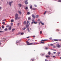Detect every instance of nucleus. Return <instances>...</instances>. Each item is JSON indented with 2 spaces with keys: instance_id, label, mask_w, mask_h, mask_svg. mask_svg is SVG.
<instances>
[{
  "instance_id": "obj_51",
  "label": "nucleus",
  "mask_w": 61,
  "mask_h": 61,
  "mask_svg": "<svg viewBox=\"0 0 61 61\" xmlns=\"http://www.w3.org/2000/svg\"><path fill=\"white\" fill-rule=\"evenodd\" d=\"M18 42V41H17L16 42V43L17 44V43Z\"/></svg>"
},
{
  "instance_id": "obj_43",
  "label": "nucleus",
  "mask_w": 61,
  "mask_h": 61,
  "mask_svg": "<svg viewBox=\"0 0 61 61\" xmlns=\"http://www.w3.org/2000/svg\"><path fill=\"white\" fill-rule=\"evenodd\" d=\"M52 38H49V39H50V40H51V39H52Z\"/></svg>"
},
{
  "instance_id": "obj_18",
  "label": "nucleus",
  "mask_w": 61,
  "mask_h": 61,
  "mask_svg": "<svg viewBox=\"0 0 61 61\" xmlns=\"http://www.w3.org/2000/svg\"><path fill=\"white\" fill-rule=\"evenodd\" d=\"M28 20H31V17H28Z\"/></svg>"
},
{
  "instance_id": "obj_61",
  "label": "nucleus",
  "mask_w": 61,
  "mask_h": 61,
  "mask_svg": "<svg viewBox=\"0 0 61 61\" xmlns=\"http://www.w3.org/2000/svg\"><path fill=\"white\" fill-rule=\"evenodd\" d=\"M31 29H31V28H30V30H31Z\"/></svg>"
},
{
  "instance_id": "obj_9",
  "label": "nucleus",
  "mask_w": 61,
  "mask_h": 61,
  "mask_svg": "<svg viewBox=\"0 0 61 61\" xmlns=\"http://www.w3.org/2000/svg\"><path fill=\"white\" fill-rule=\"evenodd\" d=\"M8 29L9 30H11V26L9 27V28H8Z\"/></svg>"
},
{
  "instance_id": "obj_35",
  "label": "nucleus",
  "mask_w": 61,
  "mask_h": 61,
  "mask_svg": "<svg viewBox=\"0 0 61 61\" xmlns=\"http://www.w3.org/2000/svg\"><path fill=\"white\" fill-rule=\"evenodd\" d=\"M6 27H9V25H7L6 26Z\"/></svg>"
},
{
  "instance_id": "obj_63",
  "label": "nucleus",
  "mask_w": 61,
  "mask_h": 61,
  "mask_svg": "<svg viewBox=\"0 0 61 61\" xmlns=\"http://www.w3.org/2000/svg\"><path fill=\"white\" fill-rule=\"evenodd\" d=\"M1 8H2V7H0V9H1Z\"/></svg>"
},
{
  "instance_id": "obj_59",
  "label": "nucleus",
  "mask_w": 61,
  "mask_h": 61,
  "mask_svg": "<svg viewBox=\"0 0 61 61\" xmlns=\"http://www.w3.org/2000/svg\"><path fill=\"white\" fill-rule=\"evenodd\" d=\"M60 54V52H58V54Z\"/></svg>"
},
{
  "instance_id": "obj_22",
  "label": "nucleus",
  "mask_w": 61,
  "mask_h": 61,
  "mask_svg": "<svg viewBox=\"0 0 61 61\" xmlns=\"http://www.w3.org/2000/svg\"><path fill=\"white\" fill-rule=\"evenodd\" d=\"M2 28H3V29H4V28H5V27H4V26L3 25L2 26Z\"/></svg>"
},
{
  "instance_id": "obj_14",
  "label": "nucleus",
  "mask_w": 61,
  "mask_h": 61,
  "mask_svg": "<svg viewBox=\"0 0 61 61\" xmlns=\"http://www.w3.org/2000/svg\"><path fill=\"white\" fill-rule=\"evenodd\" d=\"M59 40L58 39H54V41H58Z\"/></svg>"
},
{
  "instance_id": "obj_47",
  "label": "nucleus",
  "mask_w": 61,
  "mask_h": 61,
  "mask_svg": "<svg viewBox=\"0 0 61 61\" xmlns=\"http://www.w3.org/2000/svg\"><path fill=\"white\" fill-rule=\"evenodd\" d=\"M47 11H45V13H47Z\"/></svg>"
},
{
  "instance_id": "obj_2",
  "label": "nucleus",
  "mask_w": 61,
  "mask_h": 61,
  "mask_svg": "<svg viewBox=\"0 0 61 61\" xmlns=\"http://www.w3.org/2000/svg\"><path fill=\"white\" fill-rule=\"evenodd\" d=\"M35 44L34 43H30L29 44H27V45H35Z\"/></svg>"
},
{
  "instance_id": "obj_50",
  "label": "nucleus",
  "mask_w": 61,
  "mask_h": 61,
  "mask_svg": "<svg viewBox=\"0 0 61 61\" xmlns=\"http://www.w3.org/2000/svg\"><path fill=\"white\" fill-rule=\"evenodd\" d=\"M46 40H43V41H46Z\"/></svg>"
},
{
  "instance_id": "obj_57",
  "label": "nucleus",
  "mask_w": 61,
  "mask_h": 61,
  "mask_svg": "<svg viewBox=\"0 0 61 61\" xmlns=\"http://www.w3.org/2000/svg\"><path fill=\"white\" fill-rule=\"evenodd\" d=\"M33 10H35V9L34 8H33L32 9Z\"/></svg>"
},
{
  "instance_id": "obj_52",
  "label": "nucleus",
  "mask_w": 61,
  "mask_h": 61,
  "mask_svg": "<svg viewBox=\"0 0 61 61\" xmlns=\"http://www.w3.org/2000/svg\"><path fill=\"white\" fill-rule=\"evenodd\" d=\"M5 21V19H4L2 20V21Z\"/></svg>"
},
{
  "instance_id": "obj_5",
  "label": "nucleus",
  "mask_w": 61,
  "mask_h": 61,
  "mask_svg": "<svg viewBox=\"0 0 61 61\" xmlns=\"http://www.w3.org/2000/svg\"><path fill=\"white\" fill-rule=\"evenodd\" d=\"M25 5H27L28 4V3L27 2V0H26L25 1Z\"/></svg>"
},
{
  "instance_id": "obj_37",
  "label": "nucleus",
  "mask_w": 61,
  "mask_h": 61,
  "mask_svg": "<svg viewBox=\"0 0 61 61\" xmlns=\"http://www.w3.org/2000/svg\"><path fill=\"white\" fill-rule=\"evenodd\" d=\"M19 25V23H18L17 24V25H18H18Z\"/></svg>"
},
{
  "instance_id": "obj_23",
  "label": "nucleus",
  "mask_w": 61,
  "mask_h": 61,
  "mask_svg": "<svg viewBox=\"0 0 61 61\" xmlns=\"http://www.w3.org/2000/svg\"><path fill=\"white\" fill-rule=\"evenodd\" d=\"M25 29H26V28L25 27L24 28L22 29L23 30H25Z\"/></svg>"
},
{
  "instance_id": "obj_8",
  "label": "nucleus",
  "mask_w": 61,
  "mask_h": 61,
  "mask_svg": "<svg viewBox=\"0 0 61 61\" xmlns=\"http://www.w3.org/2000/svg\"><path fill=\"white\" fill-rule=\"evenodd\" d=\"M18 12L20 14V15H21L22 14V12L20 11H18Z\"/></svg>"
},
{
  "instance_id": "obj_28",
  "label": "nucleus",
  "mask_w": 61,
  "mask_h": 61,
  "mask_svg": "<svg viewBox=\"0 0 61 61\" xmlns=\"http://www.w3.org/2000/svg\"><path fill=\"white\" fill-rule=\"evenodd\" d=\"M30 12H28L27 13V15H29V14H30Z\"/></svg>"
},
{
  "instance_id": "obj_4",
  "label": "nucleus",
  "mask_w": 61,
  "mask_h": 61,
  "mask_svg": "<svg viewBox=\"0 0 61 61\" xmlns=\"http://www.w3.org/2000/svg\"><path fill=\"white\" fill-rule=\"evenodd\" d=\"M56 45L57 47H58V48H59V47H60L61 46H60V45L58 44H57Z\"/></svg>"
},
{
  "instance_id": "obj_33",
  "label": "nucleus",
  "mask_w": 61,
  "mask_h": 61,
  "mask_svg": "<svg viewBox=\"0 0 61 61\" xmlns=\"http://www.w3.org/2000/svg\"><path fill=\"white\" fill-rule=\"evenodd\" d=\"M26 43L27 44H29V42L28 41H26Z\"/></svg>"
},
{
  "instance_id": "obj_31",
  "label": "nucleus",
  "mask_w": 61,
  "mask_h": 61,
  "mask_svg": "<svg viewBox=\"0 0 61 61\" xmlns=\"http://www.w3.org/2000/svg\"><path fill=\"white\" fill-rule=\"evenodd\" d=\"M44 43L43 42H41L40 43V44H44Z\"/></svg>"
},
{
  "instance_id": "obj_32",
  "label": "nucleus",
  "mask_w": 61,
  "mask_h": 61,
  "mask_svg": "<svg viewBox=\"0 0 61 61\" xmlns=\"http://www.w3.org/2000/svg\"><path fill=\"white\" fill-rule=\"evenodd\" d=\"M48 54L49 55H50L51 54V53H50V51H49L48 52Z\"/></svg>"
},
{
  "instance_id": "obj_38",
  "label": "nucleus",
  "mask_w": 61,
  "mask_h": 61,
  "mask_svg": "<svg viewBox=\"0 0 61 61\" xmlns=\"http://www.w3.org/2000/svg\"><path fill=\"white\" fill-rule=\"evenodd\" d=\"M42 21H40L39 23L40 24V23H41V24H42Z\"/></svg>"
},
{
  "instance_id": "obj_7",
  "label": "nucleus",
  "mask_w": 61,
  "mask_h": 61,
  "mask_svg": "<svg viewBox=\"0 0 61 61\" xmlns=\"http://www.w3.org/2000/svg\"><path fill=\"white\" fill-rule=\"evenodd\" d=\"M18 5L20 7H22V5H21V4H19Z\"/></svg>"
},
{
  "instance_id": "obj_42",
  "label": "nucleus",
  "mask_w": 61,
  "mask_h": 61,
  "mask_svg": "<svg viewBox=\"0 0 61 61\" xmlns=\"http://www.w3.org/2000/svg\"><path fill=\"white\" fill-rule=\"evenodd\" d=\"M51 46H53V44H51L50 45Z\"/></svg>"
},
{
  "instance_id": "obj_48",
  "label": "nucleus",
  "mask_w": 61,
  "mask_h": 61,
  "mask_svg": "<svg viewBox=\"0 0 61 61\" xmlns=\"http://www.w3.org/2000/svg\"><path fill=\"white\" fill-rule=\"evenodd\" d=\"M42 31H40V34H42Z\"/></svg>"
},
{
  "instance_id": "obj_3",
  "label": "nucleus",
  "mask_w": 61,
  "mask_h": 61,
  "mask_svg": "<svg viewBox=\"0 0 61 61\" xmlns=\"http://www.w3.org/2000/svg\"><path fill=\"white\" fill-rule=\"evenodd\" d=\"M13 1H11L10 2H9V5H10V6H11L12 5V4L13 3Z\"/></svg>"
},
{
  "instance_id": "obj_56",
  "label": "nucleus",
  "mask_w": 61,
  "mask_h": 61,
  "mask_svg": "<svg viewBox=\"0 0 61 61\" xmlns=\"http://www.w3.org/2000/svg\"><path fill=\"white\" fill-rule=\"evenodd\" d=\"M53 57L54 58H55V57H56V56H53Z\"/></svg>"
},
{
  "instance_id": "obj_24",
  "label": "nucleus",
  "mask_w": 61,
  "mask_h": 61,
  "mask_svg": "<svg viewBox=\"0 0 61 61\" xmlns=\"http://www.w3.org/2000/svg\"><path fill=\"white\" fill-rule=\"evenodd\" d=\"M27 30L28 31V32H30V30H29V28H27Z\"/></svg>"
},
{
  "instance_id": "obj_39",
  "label": "nucleus",
  "mask_w": 61,
  "mask_h": 61,
  "mask_svg": "<svg viewBox=\"0 0 61 61\" xmlns=\"http://www.w3.org/2000/svg\"><path fill=\"white\" fill-rule=\"evenodd\" d=\"M3 31H0V33H2V32H3Z\"/></svg>"
},
{
  "instance_id": "obj_64",
  "label": "nucleus",
  "mask_w": 61,
  "mask_h": 61,
  "mask_svg": "<svg viewBox=\"0 0 61 61\" xmlns=\"http://www.w3.org/2000/svg\"><path fill=\"white\" fill-rule=\"evenodd\" d=\"M11 25H13V23H11Z\"/></svg>"
},
{
  "instance_id": "obj_53",
  "label": "nucleus",
  "mask_w": 61,
  "mask_h": 61,
  "mask_svg": "<svg viewBox=\"0 0 61 61\" xmlns=\"http://www.w3.org/2000/svg\"><path fill=\"white\" fill-rule=\"evenodd\" d=\"M53 53L54 54H56V52H54Z\"/></svg>"
},
{
  "instance_id": "obj_19",
  "label": "nucleus",
  "mask_w": 61,
  "mask_h": 61,
  "mask_svg": "<svg viewBox=\"0 0 61 61\" xmlns=\"http://www.w3.org/2000/svg\"><path fill=\"white\" fill-rule=\"evenodd\" d=\"M38 17H39V15H37L36 16V18H38Z\"/></svg>"
},
{
  "instance_id": "obj_17",
  "label": "nucleus",
  "mask_w": 61,
  "mask_h": 61,
  "mask_svg": "<svg viewBox=\"0 0 61 61\" xmlns=\"http://www.w3.org/2000/svg\"><path fill=\"white\" fill-rule=\"evenodd\" d=\"M11 23H13L14 22V20H11Z\"/></svg>"
},
{
  "instance_id": "obj_29",
  "label": "nucleus",
  "mask_w": 61,
  "mask_h": 61,
  "mask_svg": "<svg viewBox=\"0 0 61 61\" xmlns=\"http://www.w3.org/2000/svg\"><path fill=\"white\" fill-rule=\"evenodd\" d=\"M57 2H61V0H58L57 1Z\"/></svg>"
},
{
  "instance_id": "obj_44",
  "label": "nucleus",
  "mask_w": 61,
  "mask_h": 61,
  "mask_svg": "<svg viewBox=\"0 0 61 61\" xmlns=\"http://www.w3.org/2000/svg\"><path fill=\"white\" fill-rule=\"evenodd\" d=\"M56 31H59V30H56Z\"/></svg>"
},
{
  "instance_id": "obj_34",
  "label": "nucleus",
  "mask_w": 61,
  "mask_h": 61,
  "mask_svg": "<svg viewBox=\"0 0 61 61\" xmlns=\"http://www.w3.org/2000/svg\"><path fill=\"white\" fill-rule=\"evenodd\" d=\"M29 23V21H27V24H28Z\"/></svg>"
},
{
  "instance_id": "obj_1",
  "label": "nucleus",
  "mask_w": 61,
  "mask_h": 61,
  "mask_svg": "<svg viewBox=\"0 0 61 61\" xmlns=\"http://www.w3.org/2000/svg\"><path fill=\"white\" fill-rule=\"evenodd\" d=\"M19 19V17H18V15L17 14H16L15 15V19L16 20Z\"/></svg>"
},
{
  "instance_id": "obj_6",
  "label": "nucleus",
  "mask_w": 61,
  "mask_h": 61,
  "mask_svg": "<svg viewBox=\"0 0 61 61\" xmlns=\"http://www.w3.org/2000/svg\"><path fill=\"white\" fill-rule=\"evenodd\" d=\"M32 16L33 18H35V15H34V14H32Z\"/></svg>"
},
{
  "instance_id": "obj_46",
  "label": "nucleus",
  "mask_w": 61,
  "mask_h": 61,
  "mask_svg": "<svg viewBox=\"0 0 61 61\" xmlns=\"http://www.w3.org/2000/svg\"><path fill=\"white\" fill-rule=\"evenodd\" d=\"M32 21H33V22H34V20H33V19H32Z\"/></svg>"
},
{
  "instance_id": "obj_27",
  "label": "nucleus",
  "mask_w": 61,
  "mask_h": 61,
  "mask_svg": "<svg viewBox=\"0 0 61 61\" xmlns=\"http://www.w3.org/2000/svg\"><path fill=\"white\" fill-rule=\"evenodd\" d=\"M33 23H34V21H33L32 22H31V25H33Z\"/></svg>"
},
{
  "instance_id": "obj_21",
  "label": "nucleus",
  "mask_w": 61,
  "mask_h": 61,
  "mask_svg": "<svg viewBox=\"0 0 61 61\" xmlns=\"http://www.w3.org/2000/svg\"><path fill=\"white\" fill-rule=\"evenodd\" d=\"M48 47H46L45 48V49H46V50H47V49H48Z\"/></svg>"
},
{
  "instance_id": "obj_11",
  "label": "nucleus",
  "mask_w": 61,
  "mask_h": 61,
  "mask_svg": "<svg viewBox=\"0 0 61 61\" xmlns=\"http://www.w3.org/2000/svg\"><path fill=\"white\" fill-rule=\"evenodd\" d=\"M30 9H32V5H30Z\"/></svg>"
},
{
  "instance_id": "obj_55",
  "label": "nucleus",
  "mask_w": 61,
  "mask_h": 61,
  "mask_svg": "<svg viewBox=\"0 0 61 61\" xmlns=\"http://www.w3.org/2000/svg\"><path fill=\"white\" fill-rule=\"evenodd\" d=\"M29 38V37H27V38Z\"/></svg>"
},
{
  "instance_id": "obj_41",
  "label": "nucleus",
  "mask_w": 61,
  "mask_h": 61,
  "mask_svg": "<svg viewBox=\"0 0 61 61\" xmlns=\"http://www.w3.org/2000/svg\"><path fill=\"white\" fill-rule=\"evenodd\" d=\"M34 6L35 7H36L37 6H36V5H34Z\"/></svg>"
},
{
  "instance_id": "obj_58",
  "label": "nucleus",
  "mask_w": 61,
  "mask_h": 61,
  "mask_svg": "<svg viewBox=\"0 0 61 61\" xmlns=\"http://www.w3.org/2000/svg\"><path fill=\"white\" fill-rule=\"evenodd\" d=\"M59 41H61V40H59Z\"/></svg>"
},
{
  "instance_id": "obj_40",
  "label": "nucleus",
  "mask_w": 61,
  "mask_h": 61,
  "mask_svg": "<svg viewBox=\"0 0 61 61\" xmlns=\"http://www.w3.org/2000/svg\"><path fill=\"white\" fill-rule=\"evenodd\" d=\"M53 47H54V48H55V47H56V46L55 45H53Z\"/></svg>"
},
{
  "instance_id": "obj_13",
  "label": "nucleus",
  "mask_w": 61,
  "mask_h": 61,
  "mask_svg": "<svg viewBox=\"0 0 61 61\" xmlns=\"http://www.w3.org/2000/svg\"><path fill=\"white\" fill-rule=\"evenodd\" d=\"M26 27L27 28H28V27H29V25H27L26 26Z\"/></svg>"
},
{
  "instance_id": "obj_62",
  "label": "nucleus",
  "mask_w": 61,
  "mask_h": 61,
  "mask_svg": "<svg viewBox=\"0 0 61 61\" xmlns=\"http://www.w3.org/2000/svg\"><path fill=\"white\" fill-rule=\"evenodd\" d=\"M39 25H40V23H39Z\"/></svg>"
},
{
  "instance_id": "obj_15",
  "label": "nucleus",
  "mask_w": 61,
  "mask_h": 61,
  "mask_svg": "<svg viewBox=\"0 0 61 61\" xmlns=\"http://www.w3.org/2000/svg\"><path fill=\"white\" fill-rule=\"evenodd\" d=\"M46 57L48 58V57H50V56H49L48 55H47L46 56Z\"/></svg>"
},
{
  "instance_id": "obj_25",
  "label": "nucleus",
  "mask_w": 61,
  "mask_h": 61,
  "mask_svg": "<svg viewBox=\"0 0 61 61\" xmlns=\"http://www.w3.org/2000/svg\"><path fill=\"white\" fill-rule=\"evenodd\" d=\"M25 9H26V10H27V9H28V7H26L25 8Z\"/></svg>"
},
{
  "instance_id": "obj_10",
  "label": "nucleus",
  "mask_w": 61,
  "mask_h": 61,
  "mask_svg": "<svg viewBox=\"0 0 61 61\" xmlns=\"http://www.w3.org/2000/svg\"><path fill=\"white\" fill-rule=\"evenodd\" d=\"M4 30L5 31H7L8 30V29L7 28H6L4 29Z\"/></svg>"
},
{
  "instance_id": "obj_16",
  "label": "nucleus",
  "mask_w": 61,
  "mask_h": 61,
  "mask_svg": "<svg viewBox=\"0 0 61 61\" xmlns=\"http://www.w3.org/2000/svg\"><path fill=\"white\" fill-rule=\"evenodd\" d=\"M15 29H13L12 30V32H14V31H15Z\"/></svg>"
},
{
  "instance_id": "obj_60",
  "label": "nucleus",
  "mask_w": 61,
  "mask_h": 61,
  "mask_svg": "<svg viewBox=\"0 0 61 61\" xmlns=\"http://www.w3.org/2000/svg\"><path fill=\"white\" fill-rule=\"evenodd\" d=\"M46 13H45V12H44V15H46Z\"/></svg>"
},
{
  "instance_id": "obj_12",
  "label": "nucleus",
  "mask_w": 61,
  "mask_h": 61,
  "mask_svg": "<svg viewBox=\"0 0 61 61\" xmlns=\"http://www.w3.org/2000/svg\"><path fill=\"white\" fill-rule=\"evenodd\" d=\"M41 56H44V54H43V53H42L41 54Z\"/></svg>"
},
{
  "instance_id": "obj_26",
  "label": "nucleus",
  "mask_w": 61,
  "mask_h": 61,
  "mask_svg": "<svg viewBox=\"0 0 61 61\" xmlns=\"http://www.w3.org/2000/svg\"><path fill=\"white\" fill-rule=\"evenodd\" d=\"M24 25H25L26 24V22L24 21Z\"/></svg>"
},
{
  "instance_id": "obj_20",
  "label": "nucleus",
  "mask_w": 61,
  "mask_h": 61,
  "mask_svg": "<svg viewBox=\"0 0 61 61\" xmlns=\"http://www.w3.org/2000/svg\"><path fill=\"white\" fill-rule=\"evenodd\" d=\"M34 23L35 24H37V22H36L35 21H34Z\"/></svg>"
},
{
  "instance_id": "obj_45",
  "label": "nucleus",
  "mask_w": 61,
  "mask_h": 61,
  "mask_svg": "<svg viewBox=\"0 0 61 61\" xmlns=\"http://www.w3.org/2000/svg\"><path fill=\"white\" fill-rule=\"evenodd\" d=\"M38 21H40V19H38Z\"/></svg>"
},
{
  "instance_id": "obj_30",
  "label": "nucleus",
  "mask_w": 61,
  "mask_h": 61,
  "mask_svg": "<svg viewBox=\"0 0 61 61\" xmlns=\"http://www.w3.org/2000/svg\"><path fill=\"white\" fill-rule=\"evenodd\" d=\"M41 24L42 25H44V23L42 22V23H41Z\"/></svg>"
},
{
  "instance_id": "obj_49",
  "label": "nucleus",
  "mask_w": 61,
  "mask_h": 61,
  "mask_svg": "<svg viewBox=\"0 0 61 61\" xmlns=\"http://www.w3.org/2000/svg\"><path fill=\"white\" fill-rule=\"evenodd\" d=\"M2 24H3V25L5 24V22H2Z\"/></svg>"
},
{
  "instance_id": "obj_54",
  "label": "nucleus",
  "mask_w": 61,
  "mask_h": 61,
  "mask_svg": "<svg viewBox=\"0 0 61 61\" xmlns=\"http://www.w3.org/2000/svg\"><path fill=\"white\" fill-rule=\"evenodd\" d=\"M33 37L34 38L35 37V36H33Z\"/></svg>"
},
{
  "instance_id": "obj_36",
  "label": "nucleus",
  "mask_w": 61,
  "mask_h": 61,
  "mask_svg": "<svg viewBox=\"0 0 61 61\" xmlns=\"http://www.w3.org/2000/svg\"><path fill=\"white\" fill-rule=\"evenodd\" d=\"M21 35H24V33H21Z\"/></svg>"
}]
</instances>
